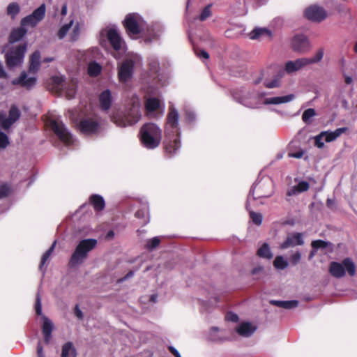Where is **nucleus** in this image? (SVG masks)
Listing matches in <instances>:
<instances>
[{
  "mask_svg": "<svg viewBox=\"0 0 357 357\" xmlns=\"http://www.w3.org/2000/svg\"><path fill=\"white\" fill-rule=\"evenodd\" d=\"M304 14L307 19L315 22H320L327 17L326 10L316 4L307 7L305 10Z\"/></svg>",
  "mask_w": 357,
  "mask_h": 357,
  "instance_id": "dca6fc26",
  "label": "nucleus"
},
{
  "mask_svg": "<svg viewBox=\"0 0 357 357\" xmlns=\"http://www.w3.org/2000/svg\"><path fill=\"white\" fill-rule=\"evenodd\" d=\"M79 130L86 136L97 135L100 131V124L98 116L92 114L84 116L78 125Z\"/></svg>",
  "mask_w": 357,
  "mask_h": 357,
  "instance_id": "f8f14e48",
  "label": "nucleus"
},
{
  "mask_svg": "<svg viewBox=\"0 0 357 357\" xmlns=\"http://www.w3.org/2000/svg\"><path fill=\"white\" fill-rule=\"evenodd\" d=\"M273 266L277 269L283 270L288 266V262L282 256H277L274 259Z\"/></svg>",
  "mask_w": 357,
  "mask_h": 357,
  "instance_id": "58836bf2",
  "label": "nucleus"
},
{
  "mask_svg": "<svg viewBox=\"0 0 357 357\" xmlns=\"http://www.w3.org/2000/svg\"><path fill=\"white\" fill-rule=\"evenodd\" d=\"M10 144L8 135L0 130V149H5Z\"/></svg>",
  "mask_w": 357,
  "mask_h": 357,
  "instance_id": "8fccbe9b",
  "label": "nucleus"
},
{
  "mask_svg": "<svg viewBox=\"0 0 357 357\" xmlns=\"http://www.w3.org/2000/svg\"><path fill=\"white\" fill-rule=\"evenodd\" d=\"M89 201L97 211H100L105 208V204L103 197L99 195H93L90 197Z\"/></svg>",
  "mask_w": 357,
  "mask_h": 357,
  "instance_id": "c85d7f7f",
  "label": "nucleus"
},
{
  "mask_svg": "<svg viewBox=\"0 0 357 357\" xmlns=\"http://www.w3.org/2000/svg\"><path fill=\"white\" fill-rule=\"evenodd\" d=\"M73 22H74L73 20H71L69 22V23L63 25L60 28V29L59 30L58 33H57V36L59 39H63L66 36V34L69 31L70 29L72 27Z\"/></svg>",
  "mask_w": 357,
  "mask_h": 357,
  "instance_id": "79ce46f5",
  "label": "nucleus"
},
{
  "mask_svg": "<svg viewBox=\"0 0 357 357\" xmlns=\"http://www.w3.org/2000/svg\"><path fill=\"white\" fill-rule=\"evenodd\" d=\"M40 63V52L35 51L30 58L29 72L36 73L39 70Z\"/></svg>",
  "mask_w": 357,
  "mask_h": 357,
  "instance_id": "bb28decb",
  "label": "nucleus"
},
{
  "mask_svg": "<svg viewBox=\"0 0 357 357\" xmlns=\"http://www.w3.org/2000/svg\"><path fill=\"white\" fill-rule=\"evenodd\" d=\"M26 33V30L22 27L13 30L9 37V42L13 43L20 40Z\"/></svg>",
  "mask_w": 357,
  "mask_h": 357,
  "instance_id": "2f4dec72",
  "label": "nucleus"
},
{
  "mask_svg": "<svg viewBox=\"0 0 357 357\" xmlns=\"http://www.w3.org/2000/svg\"><path fill=\"white\" fill-rule=\"evenodd\" d=\"M36 77H28L26 71H22L18 77L12 80V84L19 85L27 90L31 89L36 85Z\"/></svg>",
  "mask_w": 357,
  "mask_h": 357,
  "instance_id": "a211bd4d",
  "label": "nucleus"
},
{
  "mask_svg": "<svg viewBox=\"0 0 357 357\" xmlns=\"http://www.w3.org/2000/svg\"><path fill=\"white\" fill-rule=\"evenodd\" d=\"M21 116V112L16 105L10 108L8 116L4 112H0V129L8 131Z\"/></svg>",
  "mask_w": 357,
  "mask_h": 357,
  "instance_id": "2eb2a0df",
  "label": "nucleus"
},
{
  "mask_svg": "<svg viewBox=\"0 0 357 357\" xmlns=\"http://www.w3.org/2000/svg\"><path fill=\"white\" fill-rule=\"evenodd\" d=\"M328 245V243L323 240H315L311 243L312 249L317 250L318 249L326 248Z\"/></svg>",
  "mask_w": 357,
  "mask_h": 357,
  "instance_id": "de8ad7c7",
  "label": "nucleus"
},
{
  "mask_svg": "<svg viewBox=\"0 0 357 357\" xmlns=\"http://www.w3.org/2000/svg\"><path fill=\"white\" fill-rule=\"evenodd\" d=\"M186 119L189 122H192L195 120L196 115L192 111H186L185 112Z\"/></svg>",
  "mask_w": 357,
  "mask_h": 357,
  "instance_id": "bf43d9fd",
  "label": "nucleus"
},
{
  "mask_svg": "<svg viewBox=\"0 0 357 357\" xmlns=\"http://www.w3.org/2000/svg\"><path fill=\"white\" fill-rule=\"evenodd\" d=\"M53 82L59 86L63 89L65 86L63 85L64 78L63 76L56 75L52 77Z\"/></svg>",
  "mask_w": 357,
  "mask_h": 357,
  "instance_id": "6e6d98bb",
  "label": "nucleus"
},
{
  "mask_svg": "<svg viewBox=\"0 0 357 357\" xmlns=\"http://www.w3.org/2000/svg\"><path fill=\"white\" fill-rule=\"evenodd\" d=\"M142 64V60L139 55L136 54H128L120 62L118 63V78L120 82L127 83L129 82L137 68Z\"/></svg>",
  "mask_w": 357,
  "mask_h": 357,
  "instance_id": "423d86ee",
  "label": "nucleus"
},
{
  "mask_svg": "<svg viewBox=\"0 0 357 357\" xmlns=\"http://www.w3.org/2000/svg\"><path fill=\"white\" fill-rule=\"evenodd\" d=\"M271 303L278 307H282L284 309H293L298 305V301L297 300L291 301H277L273 300Z\"/></svg>",
  "mask_w": 357,
  "mask_h": 357,
  "instance_id": "c756f323",
  "label": "nucleus"
},
{
  "mask_svg": "<svg viewBox=\"0 0 357 357\" xmlns=\"http://www.w3.org/2000/svg\"><path fill=\"white\" fill-rule=\"evenodd\" d=\"M346 271L350 276H354L356 274V266L349 257L344 259L341 263L331 261L329 264L328 271L335 278H343Z\"/></svg>",
  "mask_w": 357,
  "mask_h": 357,
  "instance_id": "9d476101",
  "label": "nucleus"
},
{
  "mask_svg": "<svg viewBox=\"0 0 357 357\" xmlns=\"http://www.w3.org/2000/svg\"><path fill=\"white\" fill-rule=\"evenodd\" d=\"M55 245H56V241H54L52 243V245L50 246V248L43 254L42 259H41L40 266H39V268L40 270H42L43 266L45 264L46 261L50 258L52 253L53 252L54 248H55Z\"/></svg>",
  "mask_w": 357,
  "mask_h": 357,
  "instance_id": "a19ab883",
  "label": "nucleus"
},
{
  "mask_svg": "<svg viewBox=\"0 0 357 357\" xmlns=\"http://www.w3.org/2000/svg\"><path fill=\"white\" fill-rule=\"evenodd\" d=\"M123 23L129 36L137 37L142 33L144 41L147 43L158 40L165 29L163 25L160 22L147 25L143 18L136 13L128 15Z\"/></svg>",
  "mask_w": 357,
  "mask_h": 357,
  "instance_id": "f257e3e1",
  "label": "nucleus"
},
{
  "mask_svg": "<svg viewBox=\"0 0 357 357\" xmlns=\"http://www.w3.org/2000/svg\"><path fill=\"white\" fill-rule=\"evenodd\" d=\"M220 330L218 327H212L208 334V338L212 342H222L227 340V338L221 336L219 333Z\"/></svg>",
  "mask_w": 357,
  "mask_h": 357,
  "instance_id": "473e14b6",
  "label": "nucleus"
},
{
  "mask_svg": "<svg viewBox=\"0 0 357 357\" xmlns=\"http://www.w3.org/2000/svg\"><path fill=\"white\" fill-rule=\"evenodd\" d=\"M26 51V45H20L8 51L6 54L7 66L12 68L21 65L24 61Z\"/></svg>",
  "mask_w": 357,
  "mask_h": 357,
  "instance_id": "ddd939ff",
  "label": "nucleus"
},
{
  "mask_svg": "<svg viewBox=\"0 0 357 357\" xmlns=\"http://www.w3.org/2000/svg\"><path fill=\"white\" fill-rule=\"evenodd\" d=\"M37 354L38 357H45V354L43 353V348L40 342H39L37 344Z\"/></svg>",
  "mask_w": 357,
  "mask_h": 357,
  "instance_id": "0e129e2a",
  "label": "nucleus"
},
{
  "mask_svg": "<svg viewBox=\"0 0 357 357\" xmlns=\"http://www.w3.org/2000/svg\"><path fill=\"white\" fill-rule=\"evenodd\" d=\"M284 75V71L280 70L278 73L275 75L272 80H265L264 84L268 89L277 88L280 86V79Z\"/></svg>",
  "mask_w": 357,
  "mask_h": 357,
  "instance_id": "7c9ffc66",
  "label": "nucleus"
},
{
  "mask_svg": "<svg viewBox=\"0 0 357 357\" xmlns=\"http://www.w3.org/2000/svg\"><path fill=\"white\" fill-rule=\"evenodd\" d=\"M160 243V238L159 236H155L149 239L146 242L145 247L149 250H153L159 245Z\"/></svg>",
  "mask_w": 357,
  "mask_h": 357,
  "instance_id": "c03bdc74",
  "label": "nucleus"
},
{
  "mask_svg": "<svg viewBox=\"0 0 357 357\" xmlns=\"http://www.w3.org/2000/svg\"><path fill=\"white\" fill-rule=\"evenodd\" d=\"M303 244L304 240L303 234L299 232H292L287 235L286 240L280 244V248L284 250L289 247L302 245Z\"/></svg>",
  "mask_w": 357,
  "mask_h": 357,
  "instance_id": "6ab92c4d",
  "label": "nucleus"
},
{
  "mask_svg": "<svg viewBox=\"0 0 357 357\" xmlns=\"http://www.w3.org/2000/svg\"><path fill=\"white\" fill-rule=\"evenodd\" d=\"M196 54L197 56L200 59H208L209 58V54L204 50L198 51Z\"/></svg>",
  "mask_w": 357,
  "mask_h": 357,
  "instance_id": "680f3d73",
  "label": "nucleus"
},
{
  "mask_svg": "<svg viewBox=\"0 0 357 357\" xmlns=\"http://www.w3.org/2000/svg\"><path fill=\"white\" fill-rule=\"evenodd\" d=\"M272 32L266 29L257 27L254 29L249 34L250 38L252 40L270 39Z\"/></svg>",
  "mask_w": 357,
  "mask_h": 357,
  "instance_id": "5701e85b",
  "label": "nucleus"
},
{
  "mask_svg": "<svg viewBox=\"0 0 357 357\" xmlns=\"http://www.w3.org/2000/svg\"><path fill=\"white\" fill-rule=\"evenodd\" d=\"M95 238H86L80 241L75 247L68 262V266L74 268L81 265L88 258L89 253L97 245Z\"/></svg>",
  "mask_w": 357,
  "mask_h": 357,
  "instance_id": "0eeeda50",
  "label": "nucleus"
},
{
  "mask_svg": "<svg viewBox=\"0 0 357 357\" xmlns=\"http://www.w3.org/2000/svg\"><path fill=\"white\" fill-rule=\"evenodd\" d=\"M145 109L149 117L160 116L163 113V109H161L158 115L155 114L160 109V102L157 98H148L145 102Z\"/></svg>",
  "mask_w": 357,
  "mask_h": 357,
  "instance_id": "aec40b11",
  "label": "nucleus"
},
{
  "mask_svg": "<svg viewBox=\"0 0 357 357\" xmlns=\"http://www.w3.org/2000/svg\"><path fill=\"white\" fill-rule=\"evenodd\" d=\"M50 126L56 135L63 144L66 146L75 145V139L61 121L59 119H52L50 121Z\"/></svg>",
  "mask_w": 357,
  "mask_h": 357,
  "instance_id": "9b49d317",
  "label": "nucleus"
},
{
  "mask_svg": "<svg viewBox=\"0 0 357 357\" xmlns=\"http://www.w3.org/2000/svg\"><path fill=\"white\" fill-rule=\"evenodd\" d=\"M36 312L38 315H42L43 318V333L44 335V341L45 343L48 344L52 337V332L53 329V324L52 321L43 315L42 314V303H41V298L39 293L36 295V305H35Z\"/></svg>",
  "mask_w": 357,
  "mask_h": 357,
  "instance_id": "4468645a",
  "label": "nucleus"
},
{
  "mask_svg": "<svg viewBox=\"0 0 357 357\" xmlns=\"http://www.w3.org/2000/svg\"><path fill=\"white\" fill-rule=\"evenodd\" d=\"M7 11L9 15L14 16L20 11L19 6L17 3H10L8 6Z\"/></svg>",
  "mask_w": 357,
  "mask_h": 357,
  "instance_id": "5fc2aeb1",
  "label": "nucleus"
},
{
  "mask_svg": "<svg viewBox=\"0 0 357 357\" xmlns=\"http://www.w3.org/2000/svg\"><path fill=\"white\" fill-rule=\"evenodd\" d=\"M273 193V182L269 176H263L252 185L248 198L246 208L249 211V202L251 197L254 200L261 197H269Z\"/></svg>",
  "mask_w": 357,
  "mask_h": 357,
  "instance_id": "6e6552de",
  "label": "nucleus"
},
{
  "mask_svg": "<svg viewBox=\"0 0 357 357\" xmlns=\"http://www.w3.org/2000/svg\"><path fill=\"white\" fill-rule=\"evenodd\" d=\"M169 351L175 356V357H181L180 353L178 350L172 346H169L168 347Z\"/></svg>",
  "mask_w": 357,
  "mask_h": 357,
  "instance_id": "774afa93",
  "label": "nucleus"
},
{
  "mask_svg": "<svg viewBox=\"0 0 357 357\" xmlns=\"http://www.w3.org/2000/svg\"><path fill=\"white\" fill-rule=\"evenodd\" d=\"M75 314L79 319H82L83 318V313L82 310L79 309L78 305H76L75 307Z\"/></svg>",
  "mask_w": 357,
  "mask_h": 357,
  "instance_id": "69168bd1",
  "label": "nucleus"
},
{
  "mask_svg": "<svg viewBox=\"0 0 357 357\" xmlns=\"http://www.w3.org/2000/svg\"><path fill=\"white\" fill-rule=\"evenodd\" d=\"M291 44L292 50L299 53L307 52L311 48L309 40L303 34L294 36Z\"/></svg>",
  "mask_w": 357,
  "mask_h": 357,
  "instance_id": "f3484780",
  "label": "nucleus"
},
{
  "mask_svg": "<svg viewBox=\"0 0 357 357\" xmlns=\"http://www.w3.org/2000/svg\"><path fill=\"white\" fill-rule=\"evenodd\" d=\"M250 216L252 220V222L257 225H260L262 222V215L259 213H255L254 211H250Z\"/></svg>",
  "mask_w": 357,
  "mask_h": 357,
  "instance_id": "09e8293b",
  "label": "nucleus"
},
{
  "mask_svg": "<svg viewBox=\"0 0 357 357\" xmlns=\"http://www.w3.org/2000/svg\"><path fill=\"white\" fill-rule=\"evenodd\" d=\"M141 208L135 212V217L139 219H146L149 216V206L146 202H144L141 204ZM145 222H148L147 220H145Z\"/></svg>",
  "mask_w": 357,
  "mask_h": 357,
  "instance_id": "c9c22d12",
  "label": "nucleus"
},
{
  "mask_svg": "<svg viewBox=\"0 0 357 357\" xmlns=\"http://www.w3.org/2000/svg\"><path fill=\"white\" fill-rule=\"evenodd\" d=\"M226 319L232 322H236L238 320V316L233 312H229L226 315Z\"/></svg>",
  "mask_w": 357,
  "mask_h": 357,
  "instance_id": "13d9d810",
  "label": "nucleus"
},
{
  "mask_svg": "<svg viewBox=\"0 0 357 357\" xmlns=\"http://www.w3.org/2000/svg\"><path fill=\"white\" fill-rule=\"evenodd\" d=\"M304 152L303 151H299L295 153H289V157L294 158H301L303 156Z\"/></svg>",
  "mask_w": 357,
  "mask_h": 357,
  "instance_id": "e2e57ef3",
  "label": "nucleus"
},
{
  "mask_svg": "<svg viewBox=\"0 0 357 357\" xmlns=\"http://www.w3.org/2000/svg\"><path fill=\"white\" fill-rule=\"evenodd\" d=\"M234 99L250 108H259L261 105V99H263L262 104L268 105H278L288 103L295 99L294 94H288L281 96H266V93H254L243 89L236 90L232 93Z\"/></svg>",
  "mask_w": 357,
  "mask_h": 357,
  "instance_id": "f03ea898",
  "label": "nucleus"
},
{
  "mask_svg": "<svg viewBox=\"0 0 357 357\" xmlns=\"http://www.w3.org/2000/svg\"><path fill=\"white\" fill-rule=\"evenodd\" d=\"M347 130V128H339L334 131H322L321 132H326L324 135V140L326 142H331L336 140L340 136Z\"/></svg>",
  "mask_w": 357,
  "mask_h": 357,
  "instance_id": "a878e982",
  "label": "nucleus"
},
{
  "mask_svg": "<svg viewBox=\"0 0 357 357\" xmlns=\"http://www.w3.org/2000/svg\"><path fill=\"white\" fill-rule=\"evenodd\" d=\"M62 89L66 91V97L68 99H72L75 97V82H73L71 84V86L69 89H67L66 86H65Z\"/></svg>",
  "mask_w": 357,
  "mask_h": 357,
  "instance_id": "864d4df0",
  "label": "nucleus"
},
{
  "mask_svg": "<svg viewBox=\"0 0 357 357\" xmlns=\"http://www.w3.org/2000/svg\"><path fill=\"white\" fill-rule=\"evenodd\" d=\"M307 66L306 58H300L294 61H289L285 63L284 70L288 74L298 71L303 67Z\"/></svg>",
  "mask_w": 357,
  "mask_h": 357,
  "instance_id": "412c9836",
  "label": "nucleus"
},
{
  "mask_svg": "<svg viewBox=\"0 0 357 357\" xmlns=\"http://www.w3.org/2000/svg\"><path fill=\"white\" fill-rule=\"evenodd\" d=\"M316 115V111L313 108H309L304 111L302 115V120L306 124H310L312 121L311 119Z\"/></svg>",
  "mask_w": 357,
  "mask_h": 357,
  "instance_id": "ea45409f",
  "label": "nucleus"
},
{
  "mask_svg": "<svg viewBox=\"0 0 357 357\" xmlns=\"http://www.w3.org/2000/svg\"><path fill=\"white\" fill-rule=\"evenodd\" d=\"M45 5L44 3L41 4L32 13V17H33L38 22H40L45 17Z\"/></svg>",
  "mask_w": 357,
  "mask_h": 357,
  "instance_id": "e433bc0d",
  "label": "nucleus"
},
{
  "mask_svg": "<svg viewBox=\"0 0 357 357\" xmlns=\"http://www.w3.org/2000/svg\"><path fill=\"white\" fill-rule=\"evenodd\" d=\"M149 70L152 74H157L159 70V62L155 57H150L149 59Z\"/></svg>",
  "mask_w": 357,
  "mask_h": 357,
  "instance_id": "37998d69",
  "label": "nucleus"
},
{
  "mask_svg": "<svg viewBox=\"0 0 357 357\" xmlns=\"http://www.w3.org/2000/svg\"><path fill=\"white\" fill-rule=\"evenodd\" d=\"M8 77V73L6 72L3 66L0 62V78L6 79Z\"/></svg>",
  "mask_w": 357,
  "mask_h": 357,
  "instance_id": "338daca9",
  "label": "nucleus"
},
{
  "mask_svg": "<svg viewBox=\"0 0 357 357\" xmlns=\"http://www.w3.org/2000/svg\"><path fill=\"white\" fill-rule=\"evenodd\" d=\"M106 37L113 50L115 51L114 56L119 59L126 52V44L121 36L119 31L114 27H106L100 31V43L102 44V38Z\"/></svg>",
  "mask_w": 357,
  "mask_h": 357,
  "instance_id": "1a4fd4ad",
  "label": "nucleus"
},
{
  "mask_svg": "<svg viewBox=\"0 0 357 357\" xmlns=\"http://www.w3.org/2000/svg\"><path fill=\"white\" fill-rule=\"evenodd\" d=\"M324 54V50L323 48H320L314 54V56L312 58H306V61L307 63V65L312 64V63H317L320 62Z\"/></svg>",
  "mask_w": 357,
  "mask_h": 357,
  "instance_id": "4c0bfd02",
  "label": "nucleus"
},
{
  "mask_svg": "<svg viewBox=\"0 0 357 357\" xmlns=\"http://www.w3.org/2000/svg\"><path fill=\"white\" fill-rule=\"evenodd\" d=\"M79 32H80L79 25L77 23L73 28V36H72L73 40H76L77 38V37L79 34Z\"/></svg>",
  "mask_w": 357,
  "mask_h": 357,
  "instance_id": "052dcab7",
  "label": "nucleus"
},
{
  "mask_svg": "<svg viewBox=\"0 0 357 357\" xmlns=\"http://www.w3.org/2000/svg\"><path fill=\"white\" fill-rule=\"evenodd\" d=\"M257 255L260 258L268 260L273 257V254L271 252V248L267 243H264L261 245V247L257 250Z\"/></svg>",
  "mask_w": 357,
  "mask_h": 357,
  "instance_id": "cd10ccee",
  "label": "nucleus"
},
{
  "mask_svg": "<svg viewBox=\"0 0 357 357\" xmlns=\"http://www.w3.org/2000/svg\"><path fill=\"white\" fill-rule=\"evenodd\" d=\"M310 188L308 182L301 181L289 189L287 192V195L289 197L298 195L300 193L306 192Z\"/></svg>",
  "mask_w": 357,
  "mask_h": 357,
  "instance_id": "393cba45",
  "label": "nucleus"
},
{
  "mask_svg": "<svg viewBox=\"0 0 357 357\" xmlns=\"http://www.w3.org/2000/svg\"><path fill=\"white\" fill-rule=\"evenodd\" d=\"M141 102L139 98L133 94L126 104L124 113L114 114L112 119L119 127L124 128L137 123L141 116Z\"/></svg>",
  "mask_w": 357,
  "mask_h": 357,
  "instance_id": "20e7f679",
  "label": "nucleus"
},
{
  "mask_svg": "<svg viewBox=\"0 0 357 357\" xmlns=\"http://www.w3.org/2000/svg\"><path fill=\"white\" fill-rule=\"evenodd\" d=\"M179 114L175 107H169L165 128L164 147L168 157L176 155L181 148Z\"/></svg>",
  "mask_w": 357,
  "mask_h": 357,
  "instance_id": "7ed1b4c3",
  "label": "nucleus"
},
{
  "mask_svg": "<svg viewBox=\"0 0 357 357\" xmlns=\"http://www.w3.org/2000/svg\"><path fill=\"white\" fill-rule=\"evenodd\" d=\"M61 357H76V350L72 342H68L62 347Z\"/></svg>",
  "mask_w": 357,
  "mask_h": 357,
  "instance_id": "72a5a7b5",
  "label": "nucleus"
},
{
  "mask_svg": "<svg viewBox=\"0 0 357 357\" xmlns=\"http://www.w3.org/2000/svg\"><path fill=\"white\" fill-rule=\"evenodd\" d=\"M38 22L37 20L32 17V15H29L22 20L21 24L22 26H35Z\"/></svg>",
  "mask_w": 357,
  "mask_h": 357,
  "instance_id": "a18cd8bd",
  "label": "nucleus"
},
{
  "mask_svg": "<svg viewBox=\"0 0 357 357\" xmlns=\"http://www.w3.org/2000/svg\"><path fill=\"white\" fill-rule=\"evenodd\" d=\"M10 192V188L8 185L3 184L0 186V200L7 197Z\"/></svg>",
  "mask_w": 357,
  "mask_h": 357,
  "instance_id": "603ef678",
  "label": "nucleus"
},
{
  "mask_svg": "<svg viewBox=\"0 0 357 357\" xmlns=\"http://www.w3.org/2000/svg\"><path fill=\"white\" fill-rule=\"evenodd\" d=\"M236 332L241 336L250 337L257 330V326L250 322H242L236 327Z\"/></svg>",
  "mask_w": 357,
  "mask_h": 357,
  "instance_id": "4be33fe9",
  "label": "nucleus"
},
{
  "mask_svg": "<svg viewBox=\"0 0 357 357\" xmlns=\"http://www.w3.org/2000/svg\"><path fill=\"white\" fill-rule=\"evenodd\" d=\"M326 132H320L319 135L314 137V145L319 149H322L324 147V142L323 139L324 138V135Z\"/></svg>",
  "mask_w": 357,
  "mask_h": 357,
  "instance_id": "49530a36",
  "label": "nucleus"
},
{
  "mask_svg": "<svg viewBox=\"0 0 357 357\" xmlns=\"http://www.w3.org/2000/svg\"><path fill=\"white\" fill-rule=\"evenodd\" d=\"M112 93L109 89L103 91L99 96V102L102 111H107L112 104Z\"/></svg>",
  "mask_w": 357,
  "mask_h": 357,
  "instance_id": "b1692460",
  "label": "nucleus"
},
{
  "mask_svg": "<svg viewBox=\"0 0 357 357\" xmlns=\"http://www.w3.org/2000/svg\"><path fill=\"white\" fill-rule=\"evenodd\" d=\"M139 139L143 147L153 150L159 146L162 139V130L156 124L147 123L139 131Z\"/></svg>",
  "mask_w": 357,
  "mask_h": 357,
  "instance_id": "39448f33",
  "label": "nucleus"
},
{
  "mask_svg": "<svg viewBox=\"0 0 357 357\" xmlns=\"http://www.w3.org/2000/svg\"><path fill=\"white\" fill-rule=\"evenodd\" d=\"M301 259V254L299 252H296L291 256L290 261L294 264H297Z\"/></svg>",
  "mask_w": 357,
  "mask_h": 357,
  "instance_id": "4d7b16f0",
  "label": "nucleus"
},
{
  "mask_svg": "<svg viewBox=\"0 0 357 357\" xmlns=\"http://www.w3.org/2000/svg\"><path fill=\"white\" fill-rule=\"evenodd\" d=\"M211 15V5H208L202 10L200 15L199 16V19L200 21H204Z\"/></svg>",
  "mask_w": 357,
  "mask_h": 357,
  "instance_id": "3c124183",
  "label": "nucleus"
},
{
  "mask_svg": "<svg viewBox=\"0 0 357 357\" xmlns=\"http://www.w3.org/2000/svg\"><path fill=\"white\" fill-rule=\"evenodd\" d=\"M101 66L96 61H93L89 63L87 71L90 76L96 77L101 72Z\"/></svg>",
  "mask_w": 357,
  "mask_h": 357,
  "instance_id": "f704fd0d",
  "label": "nucleus"
}]
</instances>
